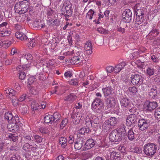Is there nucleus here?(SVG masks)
Instances as JSON below:
<instances>
[{"instance_id": "f257e3e1", "label": "nucleus", "mask_w": 160, "mask_h": 160, "mask_svg": "<svg viewBox=\"0 0 160 160\" xmlns=\"http://www.w3.org/2000/svg\"><path fill=\"white\" fill-rule=\"evenodd\" d=\"M14 8L16 12L19 14L24 13L28 10V2L26 0L19 2L15 4Z\"/></svg>"}, {"instance_id": "f03ea898", "label": "nucleus", "mask_w": 160, "mask_h": 160, "mask_svg": "<svg viewBox=\"0 0 160 160\" xmlns=\"http://www.w3.org/2000/svg\"><path fill=\"white\" fill-rule=\"evenodd\" d=\"M158 146L153 143H149L144 145L143 151L147 155L152 157L156 152Z\"/></svg>"}, {"instance_id": "7ed1b4c3", "label": "nucleus", "mask_w": 160, "mask_h": 160, "mask_svg": "<svg viewBox=\"0 0 160 160\" xmlns=\"http://www.w3.org/2000/svg\"><path fill=\"white\" fill-rule=\"evenodd\" d=\"M151 119L147 117L139 118L138 122L139 129L141 131L147 129L151 124Z\"/></svg>"}, {"instance_id": "20e7f679", "label": "nucleus", "mask_w": 160, "mask_h": 160, "mask_svg": "<svg viewBox=\"0 0 160 160\" xmlns=\"http://www.w3.org/2000/svg\"><path fill=\"white\" fill-rule=\"evenodd\" d=\"M103 103L99 98H96L93 101L91 107L92 110L95 112L100 113L102 112Z\"/></svg>"}, {"instance_id": "39448f33", "label": "nucleus", "mask_w": 160, "mask_h": 160, "mask_svg": "<svg viewBox=\"0 0 160 160\" xmlns=\"http://www.w3.org/2000/svg\"><path fill=\"white\" fill-rule=\"evenodd\" d=\"M130 78L132 83L134 85L139 86L143 83V78L140 75L132 74Z\"/></svg>"}, {"instance_id": "423d86ee", "label": "nucleus", "mask_w": 160, "mask_h": 160, "mask_svg": "<svg viewBox=\"0 0 160 160\" xmlns=\"http://www.w3.org/2000/svg\"><path fill=\"white\" fill-rule=\"evenodd\" d=\"M138 119L137 115L134 114H130L126 119L127 125L129 127H133L137 124Z\"/></svg>"}, {"instance_id": "0eeeda50", "label": "nucleus", "mask_w": 160, "mask_h": 160, "mask_svg": "<svg viewBox=\"0 0 160 160\" xmlns=\"http://www.w3.org/2000/svg\"><path fill=\"white\" fill-rule=\"evenodd\" d=\"M109 138L111 142H119L122 140V135L119 134L116 130H113L110 134Z\"/></svg>"}, {"instance_id": "6e6552de", "label": "nucleus", "mask_w": 160, "mask_h": 160, "mask_svg": "<svg viewBox=\"0 0 160 160\" xmlns=\"http://www.w3.org/2000/svg\"><path fill=\"white\" fill-rule=\"evenodd\" d=\"M122 17L123 20L126 22H129L132 17V13L131 11L128 9H126L123 12Z\"/></svg>"}, {"instance_id": "1a4fd4ad", "label": "nucleus", "mask_w": 160, "mask_h": 160, "mask_svg": "<svg viewBox=\"0 0 160 160\" xmlns=\"http://www.w3.org/2000/svg\"><path fill=\"white\" fill-rule=\"evenodd\" d=\"M95 143V142L93 139H88L84 145L83 150H86L90 149L94 146Z\"/></svg>"}, {"instance_id": "9d476101", "label": "nucleus", "mask_w": 160, "mask_h": 160, "mask_svg": "<svg viewBox=\"0 0 160 160\" xmlns=\"http://www.w3.org/2000/svg\"><path fill=\"white\" fill-rule=\"evenodd\" d=\"M19 124L13 122H9L7 128L8 130L13 132H16L19 129Z\"/></svg>"}, {"instance_id": "9b49d317", "label": "nucleus", "mask_w": 160, "mask_h": 160, "mask_svg": "<svg viewBox=\"0 0 160 160\" xmlns=\"http://www.w3.org/2000/svg\"><path fill=\"white\" fill-rule=\"evenodd\" d=\"M81 114L79 112L75 113H73L71 115V118L72 119L73 123L75 124L79 123L80 121L82 118Z\"/></svg>"}, {"instance_id": "f8f14e48", "label": "nucleus", "mask_w": 160, "mask_h": 160, "mask_svg": "<svg viewBox=\"0 0 160 160\" xmlns=\"http://www.w3.org/2000/svg\"><path fill=\"white\" fill-rule=\"evenodd\" d=\"M77 97L75 94L71 93L65 97L64 98V100L70 103H72L77 99Z\"/></svg>"}, {"instance_id": "ddd939ff", "label": "nucleus", "mask_w": 160, "mask_h": 160, "mask_svg": "<svg viewBox=\"0 0 160 160\" xmlns=\"http://www.w3.org/2000/svg\"><path fill=\"white\" fill-rule=\"evenodd\" d=\"M84 141L82 137H79L76 139L74 144V148L78 150L80 149L83 145Z\"/></svg>"}, {"instance_id": "4468645a", "label": "nucleus", "mask_w": 160, "mask_h": 160, "mask_svg": "<svg viewBox=\"0 0 160 160\" xmlns=\"http://www.w3.org/2000/svg\"><path fill=\"white\" fill-rule=\"evenodd\" d=\"M116 103L115 99L113 97H109L106 100V104L108 108L114 107Z\"/></svg>"}, {"instance_id": "2eb2a0df", "label": "nucleus", "mask_w": 160, "mask_h": 160, "mask_svg": "<svg viewBox=\"0 0 160 160\" xmlns=\"http://www.w3.org/2000/svg\"><path fill=\"white\" fill-rule=\"evenodd\" d=\"M132 103L129 99L127 98H123L120 100V104L122 107L126 108L127 109Z\"/></svg>"}, {"instance_id": "dca6fc26", "label": "nucleus", "mask_w": 160, "mask_h": 160, "mask_svg": "<svg viewBox=\"0 0 160 160\" xmlns=\"http://www.w3.org/2000/svg\"><path fill=\"white\" fill-rule=\"evenodd\" d=\"M149 88H150V91L149 93L151 97L153 98H156L157 96V90L156 86L153 85L152 87L150 86Z\"/></svg>"}, {"instance_id": "f3484780", "label": "nucleus", "mask_w": 160, "mask_h": 160, "mask_svg": "<svg viewBox=\"0 0 160 160\" xmlns=\"http://www.w3.org/2000/svg\"><path fill=\"white\" fill-rule=\"evenodd\" d=\"M92 43L90 41H88L85 43L84 46V49L87 51V53L88 55L92 53Z\"/></svg>"}, {"instance_id": "a211bd4d", "label": "nucleus", "mask_w": 160, "mask_h": 160, "mask_svg": "<svg viewBox=\"0 0 160 160\" xmlns=\"http://www.w3.org/2000/svg\"><path fill=\"white\" fill-rule=\"evenodd\" d=\"M92 115L91 114H89L85 119V124L87 127H91L92 126Z\"/></svg>"}, {"instance_id": "6ab92c4d", "label": "nucleus", "mask_w": 160, "mask_h": 160, "mask_svg": "<svg viewBox=\"0 0 160 160\" xmlns=\"http://www.w3.org/2000/svg\"><path fill=\"white\" fill-rule=\"evenodd\" d=\"M110 158L112 160H120L121 156L119 152H112L110 154Z\"/></svg>"}, {"instance_id": "aec40b11", "label": "nucleus", "mask_w": 160, "mask_h": 160, "mask_svg": "<svg viewBox=\"0 0 160 160\" xmlns=\"http://www.w3.org/2000/svg\"><path fill=\"white\" fill-rule=\"evenodd\" d=\"M131 113V114H134L138 115V110L134 106L133 103L131 104L127 109Z\"/></svg>"}, {"instance_id": "412c9836", "label": "nucleus", "mask_w": 160, "mask_h": 160, "mask_svg": "<svg viewBox=\"0 0 160 160\" xmlns=\"http://www.w3.org/2000/svg\"><path fill=\"white\" fill-rule=\"evenodd\" d=\"M81 155L82 160H86L91 158L92 155V154L90 152L86 151L81 153Z\"/></svg>"}, {"instance_id": "4be33fe9", "label": "nucleus", "mask_w": 160, "mask_h": 160, "mask_svg": "<svg viewBox=\"0 0 160 160\" xmlns=\"http://www.w3.org/2000/svg\"><path fill=\"white\" fill-rule=\"evenodd\" d=\"M15 36L17 38L21 40H26L28 38L25 34L20 32H17L15 33Z\"/></svg>"}, {"instance_id": "5701e85b", "label": "nucleus", "mask_w": 160, "mask_h": 160, "mask_svg": "<svg viewBox=\"0 0 160 160\" xmlns=\"http://www.w3.org/2000/svg\"><path fill=\"white\" fill-rule=\"evenodd\" d=\"M158 104L155 102H150L147 105V109L148 111H151L157 107Z\"/></svg>"}, {"instance_id": "b1692460", "label": "nucleus", "mask_w": 160, "mask_h": 160, "mask_svg": "<svg viewBox=\"0 0 160 160\" xmlns=\"http://www.w3.org/2000/svg\"><path fill=\"white\" fill-rule=\"evenodd\" d=\"M125 65V63L124 62H121L120 64L117 65L115 66L114 70L115 72L117 73L120 72V71L124 68Z\"/></svg>"}, {"instance_id": "393cba45", "label": "nucleus", "mask_w": 160, "mask_h": 160, "mask_svg": "<svg viewBox=\"0 0 160 160\" xmlns=\"http://www.w3.org/2000/svg\"><path fill=\"white\" fill-rule=\"evenodd\" d=\"M159 34V30L157 29L153 28L150 31L148 35L152 38L154 37L158 36Z\"/></svg>"}, {"instance_id": "a878e982", "label": "nucleus", "mask_w": 160, "mask_h": 160, "mask_svg": "<svg viewBox=\"0 0 160 160\" xmlns=\"http://www.w3.org/2000/svg\"><path fill=\"white\" fill-rule=\"evenodd\" d=\"M135 135L133 132V128H132L128 130V132L127 137L129 140L132 141L135 139Z\"/></svg>"}, {"instance_id": "bb28decb", "label": "nucleus", "mask_w": 160, "mask_h": 160, "mask_svg": "<svg viewBox=\"0 0 160 160\" xmlns=\"http://www.w3.org/2000/svg\"><path fill=\"white\" fill-rule=\"evenodd\" d=\"M32 140V138L29 135H25L21 138L20 142L22 144L29 143L28 142Z\"/></svg>"}, {"instance_id": "cd10ccee", "label": "nucleus", "mask_w": 160, "mask_h": 160, "mask_svg": "<svg viewBox=\"0 0 160 160\" xmlns=\"http://www.w3.org/2000/svg\"><path fill=\"white\" fill-rule=\"evenodd\" d=\"M125 128V125L122 123L120 125L116 131L119 134H121V135H122V134H125L126 132Z\"/></svg>"}, {"instance_id": "c85d7f7f", "label": "nucleus", "mask_w": 160, "mask_h": 160, "mask_svg": "<svg viewBox=\"0 0 160 160\" xmlns=\"http://www.w3.org/2000/svg\"><path fill=\"white\" fill-rule=\"evenodd\" d=\"M53 117L52 115H46L44 118V122L45 123H47L52 124V123L53 122V120L52 119Z\"/></svg>"}, {"instance_id": "c756f323", "label": "nucleus", "mask_w": 160, "mask_h": 160, "mask_svg": "<svg viewBox=\"0 0 160 160\" xmlns=\"http://www.w3.org/2000/svg\"><path fill=\"white\" fill-rule=\"evenodd\" d=\"M107 120L112 127L115 126L118 122V119L114 117H111Z\"/></svg>"}, {"instance_id": "7c9ffc66", "label": "nucleus", "mask_w": 160, "mask_h": 160, "mask_svg": "<svg viewBox=\"0 0 160 160\" xmlns=\"http://www.w3.org/2000/svg\"><path fill=\"white\" fill-rule=\"evenodd\" d=\"M31 108L32 111L34 112V111L37 110L40 108V105L35 101H33L31 103Z\"/></svg>"}, {"instance_id": "2f4dec72", "label": "nucleus", "mask_w": 160, "mask_h": 160, "mask_svg": "<svg viewBox=\"0 0 160 160\" xmlns=\"http://www.w3.org/2000/svg\"><path fill=\"white\" fill-rule=\"evenodd\" d=\"M102 90L105 97L108 96L111 94L112 88L111 87L103 88Z\"/></svg>"}, {"instance_id": "473e14b6", "label": "nucleus", "mask_w": 160, "mask_h": 160, "mask_svg": "<svg viewBox=\"0 0 160 160\" xmlns=\"http://www.w3.org/2000/svg\"><path fill=\"white\" fill-rule=\"evenodd\" d=\"M72 6V4L69 2H67L66 3L64 2L62 6V11L71 9Z\"/></svg>"}, {"instance_id": "72a5a7b5", "label": "nucleus", "mask_w": 160, "mask_h": 160, "mask_svg": "<svg viewBox=\"0 0 160 160\" xmlns=\"http://www.w3.org/2000/svg\"><path fill=\"white\" fill-rule=\"evenodd\" d=\"M13 116L11 113L10 112H6L4 116V118L9 122H12Z\"/></svg>"}, {"instance_id": "f704fd0d", "label": "nucleus", "mask_w": 160, "mask_h": 160, "mask_svg": "<svg viewBox=\"0 0 160 160\" xmlns=\"http://www.w3.org/2000/svg\"><path fill=\"white\" fill-rule=\"evenodd\" d=\"M102 127L103 129L104 130H105L106 132H108L109 131V130L112 128V126L110 125L109 122H108L107 120L104 122Z\"/></svg>"}, {"instance_id": "c9c22d12", "label": "nucleus", "mask_w": 160, "mask_h": 160, "mask_svg": "<svg viewBox=\"0 0 160 160\" xmlns=\"http://www.w3.org/2000/svg\"><path fill=\"white\" fill-rule=\"evenodd\" d=\"M10 41H4L3 42L0 40V47H3L5 48H7L11 44Z\"/></svg>"}, {"instance_id": "e433bc0d", "label": "nucleus", "mask_w": 160, "mask_h": 160, "mask_svg": "<svg viewBox=\"0 0 160 160\" xmlns=\"http://www.w3.org/2000/svg\"><path fill=\"white\" fill-rule=\"evenodd\" d=\"M76 55L77 57H78V58L80 59L79 60H81V61H82L84 57H85L84 52L82 50L77 52L76 53Z\"/></svg>"}, {"instance_id": "4c0bfd02", "label": "nucleus", "mask_w": 160, "mask_h": 160, "mask_svg": "<svg viewBox=\"0 0 160 160\" xmlns=\"http://www.w3.org/2000/svg\"><path fill=\"white\" fill-rule=\"evenodd\" d=\"M53 122H56L57 123H58V121L59 120L60 118L61 117V115L57 112L54 113L53 115Z\"/></svg>"}, {"instance_id": "58836bf2", "label": "nucleus", "mask_w": 160, "mask_h": 160, "mask_svg": "<svg viewBox=\"0 0 160 160\" xmlns=\"http://www.w3.org/2000/svg\"><path fill=\"white\" fill-rule=\"evenodd\" d=\"M29 68L28 64L22 66L21 65L18 66L16 68V70L17 71H23L25 72Z\"/></svg>"}, {"instance_id": "ea45409f", "label": "nucleus", "mask_w": 160, "mask_h": 160, "mask_svg": "<svg viewBox=\"0 0 160 160\" xmlns=\"http://www.w3.org/2000/svg\"><path fill=\"white\" fill-rule=\"evenodd\" d=\"M130 150L133 152L138 154L141 153L142 152V150L141 148L137 147H135L131 148Z\"/></svg>"}, {"instance_id": "a19ab883", "label": "nucleus", "mask_w": 160, "mask_h": 160, "mask_svg": "<svg viewBox=\"0 0 160 160\" xmlns=\"http://www.w3.org/2000/svg\"><path fill=\"white\" fill-rule=\"evenodd\" d=\"M60 143L61 144L62 148H65L67 145V139L64 137H61L59 139Z\"/></svg>"}, {"instance_id": "79ce46f5", "label": "nucleus", "mask_w": 160, "mask_h": 160, "mask_svg": "<svg viewBox=\"0 0 160 160\" xmlns=\"http://www.w3.org/2000/svg\"><path fill=\"white\" fill-rule=\"evenodd\" d=\"M136 15L137 16V17L144 18V10L142 9H139L137 10L136 12Z\"/></svg>"}, {"instance_id": "37998d69", "label": "nucleus", "mask_w": 160, "mask_h": 160, "mask_svg": "<svg viewBox=\"0 0 160 160\" xmlns=\"http://www.w3.org/2000/svg\"><path fill=\"white\" fill-rule=\"evenodd\" d=\"M36 44L35 39L34 38L32 39L30 38L29 42L28 44V48L31 49L34 47Z\"/></svg>"}, {"instance_id": "c03bdc74", "label": "nucleus", "mask_w": 160, "mask_h": 160, "mask_svg": "<svg viewBox=\"0 0 160 160\" xmlns=\"http://www.w3.org/2000/svg\"><path fill=\"white\" fill-rule=\"evenodd\" d=\"M63 13L62 14L64 15L65 18H69L72 16V10H65L63 11Z\"/></svg>"}, {"instance_id": "a18cd8bd", "label": "nucleus", "mask_w": 160, "mask_h": 160, "mask_svg": "<svg viewBox=\"0 0 160 160\" xmlns=\"http://www.w3.org/2000/svg\"><path fill=\"white\" fill-rule=\"evenodd\" d=\"M144 18L141 17V18L137 17L136 21L135 22V25L136 27H138V26L141 24L143 22Z\"/></svg>"}, {"instance_id": "49530a36", "label": "nucleus", "mask_w": 160, "mask_h": 160, "mask_svg": "<svg viewBox=\"0 0 160 160\" xmlns=\"http://www.w3.org/2000/svg\"><path fill=\"white\" fill-rule=\"evenodd\" d=\"M79 59L78 57H77V56H75L70 60V62L73 64L75 63H78L82 62L81 60H79Z\"/></svg>"}, {"instance_id": "de8ad7c7", "label": "nucleus", "mask_w": 160, "mask_h": 160, "mask_svg": "<svg viewBox=\"0 0 160 160\" xmlns=\"http://www.w3.org/2000/svg\"><path fill=\"white\" fill-rule=\"evenodd\" d=\"M8 138L11 141L16 142L18 139V137L15 134H11L8 136Z\"/></svg>"}, {"instance_id": "09e8293b", "label": "nucleus", "mask_w": 160, "mask_h": 160, "mask_svg": "<svg viewBox=\"0 0 160 160\" xmlns=\"http://www.w3.org/2000/svg\"><path fill=\"white\" fill-rule=\"evenodd\" d=\"M23 149L26 152H30L31 144H30L29 143H25L23 144Z\"/></svg>"}, {"instance_id": "8fccbe9b", "label": "nucleus", "mask_w": 160, "mask_h": 160, "mask_svg": "<svg viewBox=\"0 0 160 160\" xmlns=\"http://www.w3.org/2000/svg\"><path fill=\"white\" fill-rule=\"evenodd\" d=\"M34 26L35 27L37 28L41 27V28H42L44 27L45 26V24H43V22L40 21H37L36 22H34Z\"/></svg>"}, {"instance_id": "3c124183", "label": "nucleus", "mask_w": 160, "mask_h": 160, "mask_svg": "<svg viewBox=\"0 0 160 160\" xmlns=\"http://www.w3.org/2000/svg\"><path fill=\"white\" fill-rule=\"evenodd\" d=\"M30 92L32 95H36L38 93L39 90L37 87H32L30 90Z\"/></svg>"}, {"instance_id": "603ef678", "label": "nucleus", "mask_w": 160, "mask_h": 160, "mask_svg": "<svg viewBox=\"0 0 160 160\" xmlns=\"http://www.w3.org/2000/svg\"><path fill=\"white\" fill-rule=\"evenodd\" d=\"M28 106L26 104L22 105L21 107L20 110L21 113L24 114L27 113L28 111Z\"/></svg>"}, {"instance_id": "864d4df0", "label": "nucleus", "mask_w": 160, "mask_h": 160, "mask_svg": "<svg viewBox=\"0 0 160 160\" xmlns=\"http://www.w3.org/2000/svg\"><path fill=\"white\" fill-rule=\"evenodd\" d=\"M20 158L17 154H12L10 155L9 160H19Z\"/></svg>"}, {"instance_id": "5fc2aeb1", "label": "nucleus", "mask_w": 160, "mask_h": 160, "mask_svg": "<svg viewBox=\"0 0 160 160\" xmlns=\"http://www.w3.org/2000/svg\"><path fill=\"white\" fill-rule=\"evenodd\" d=\"M154 69L153 68L148 67L147 69V73L149 76H151L154 74Z\"/></svg>"}, {"instance_id": "6e6d98bb", "label": "nucleus", "mask_w": 160, "mask_h": 160, "mask_svg": "<svg viewBox=\"0 0 160 160\" xmlns=\"http://www.w3.org/2000/svg\"><path fill=\"white\" fill-rule=\"evenodd\" d=\"M18 71L19 72L18 73L19 78L21 80L25 79L26 77V75L25 74L26 72L22 71Z\"/></svg>"}, {"instance_id": "4d7b16f0", "label": "nucleus", "mask_w": 160, "mask_h": 160, "mask_svg": "<svg viewBox=\"0 0 160 160\" xmlns=\"http://www.w3.org/2000/svg\"><path fill=\"white\" fill-rule=\"evenodd\" d=\"M94 12L92 9H90L87 14L86 18L90 19H92V16L94 13Z\"/></svg>"}, {"instance_id": "13d9d810", "label": "nucleus", "mask_w": 160, "mask_h": 160, "mask_svg": "<svg viewBox=\"0 0 160 160\" xmlns=\"http://www.w3.org/2000/svg\"><path fill=\"white\" fill-rule=\"evenodd\" d=\"M68 122V120L66 118H65L64 119L62 120L60 124V129H62L66 126Z\"/></svg>"}, {"instance_id": "bf43d9fd", "label": "nucleus", "mask_w": 160, "mask_h": 160, "mask_svg": "<svg viewBox=\"0 0 160 160\" xmlns=\"http://www.w3.org/2000/svg\"><path fill=\"white\" fill-rule=\"evenodd\" d=\"M12 122L15 123H16V124L20 125V122L19 120V118L18 115H15L14 117H13Z\"/></svg>"}, {"instance_id": "052dcab7", "label": "nucleus", "mask_w": 160, "mask_h": 160, "mask_svg": "<svg viewBox=\"0 0 160 160\" xmlns=\"http://www.w3.org/2000/svg\"><path fill=\"white\" fill-rule=\"evenodd\" d=\"M92 123L96 124H98L99 123V118L98 117L95 115H92Z\"/></svg>"}, {"instance_id": "680f3d73", "label": "nucleus", "mask_w": 160, "mask_h": 160, "mask_svg": "<svg viewBox=\"0 0 160 160\" xmlns=\"http://www.w3.org/2000/svg\"><path fill=\"white\" fill-rule=\"evenodd\" d=\"M34 138L36 142L38 143L41 142L43 139V138L37 135H34Z\"/></svg>"}, {"instance_id": "e2e57ef3", "label": "nucleus", "mask_w": 160, "mask_h": 160, "mask_svg": "<svg viewBox=\"0 0 160 160\" xmlns=\"http://www.w3.org/2000/svg\"><path fill=\"white\" fill-rule=\"evenodd\" d=\"M78 136L79 135V137H82L81 135H85V131H84V128H82L78 131Z\"/></svg>"}, {"instance_id": "0e129e2a", "label": "nucleus", "mask_w": 160, "mask_h": 160, "mask_svg": "<svg viewBox=\"0 0 160 160\" xmlns=\"http://www.w3.org/2000/svg\"><path fill=\"white\" fill-rule=\"evenodd\" d=\"M128 90L130 92L132 93H135L138 91L137 88L135 86L129 87Z\"/></svg>"}, {"instance_id": "69168bd1", "label": "nucleus", "mask_w": 160, "mask_h": 160, "mask_svg": "<svg viewBox=\"0 0 160 160\" xmlns=\"http://www.w3.org/2000/svg\"><path fill=\"white\" fill-rule=\"evenodd\" d=\"M9 32H10V31H9L8 30L1 31V33L0 35L2 37L8 36L10 34Z\"/></svg>"}, {"instance_id": "338daca9", "label": "nucleus", "mask_w": 160, "mask_h": 160, "mask_svg": "<svg viewBox=\"0 0 160 160\" xmlns=\"http://www.w3.org/2000/svg\"><path fill=\"white\" fill-rule=\"evenodd\" d=\"M24 58L27 61L31 60L32 59V57L31 54L27 53L24 55Z\"/></svg>"}, {"instance_id": "774afa93", "label": "nucleus", "mask_w": 160, "mask_h": 160, "mask_svg": "<svg viewBox=\"0 0 160 160\" xmlns=\"http://www.w3.org/2000/svg\"><path fill=\"white\" fill-rule=\"evenodd\" d=\"M18 99H17L16 97L12 99V102L14 106H17L18 105Z\"/></svg>"}]
</instances>
